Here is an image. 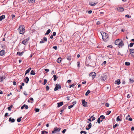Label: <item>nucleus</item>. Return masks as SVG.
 Returning a JSON list of instances; mask_svg holds the SVG:
<instances>
[{
  "instance_id": "1",
  "label": "nucleus",
  "mask_w": 134,
  "mask_h": 134,
  "mask_svg": "<svg viewBox=\"0 0 134 134\" xmlns=\"http://www.w3.org/2000/svg\"><path fill=\"white\" fill-rule=\"evenodd\" d=\"M114 43L115 45H118L119 48H121L122 46H123L124 45L123 41L120 39L116 40L115 41Z\"/></svg>"
},
{
  "instance_id": "2",
  "label": "nucleus",
  "mask_w": 134,
  "mask_h": 134,
  "mask_svg": "<svg viewBox=\"0 0 134 134\" xmlns=\"http://www.w3.org/2000/svg\"><path fill=\"white\" fill-rule=\"evenodd\" d=\"M101 34L102 35V39L104 42H107L108 41L109 36L105 32H102Z\"/></svg>"
},
{
  "instance_id": "3",
  "label": "nucleus",
  "mask_w": 134,
  "mask_h": 134,
  "mask_svg": "<svg viewBox=\"0 0 134 134\" xmlns=\"http://www.w3.org/2000/svg\"><path fill=\"white\" fill-rule=\"evenodd\" d=\"M25 27L24 25H20L18 28V31L20 34H23L25 32Z\"/></svg>"
},
{
  "instance_id": "4",
  "label": "nucleus",
  "mask_w": 134,
  "mask_h": 134,
  "mask_svg": "<svg viewBox=\"0 0 134 134\" xmlns=\"http://www.w3.org/2000/svg\"><path fill=\"white\" fill-rule=\"evenodd\" d=\"M107 78V76L105 74H103L101 77V79L103 81L105 80Z\"/></svg>"
},
{
  "instance_id": "5",
  "label": "nucleus",
  "mask_w": 134,
  "mask_h": 134,
  "mask_svg": "<svg viewBox=\"0 0 134 134\" xmlns=\"http://www.w3.org/2000/svg\"><path fill=\"white\" fill-rule=\"evenodd\" d=\"M96 74L95 72H93L89 74V76H91L92 77V80H93L95 77L96 76Z\"/></svg>"
},
{
  "instance_id": "6",
  "label": "nucleus",
  "mask_w": 134,
  "mask_h": 134,
  "mask_svg": "<svg viewBox=\"0 0 134 134\" xmlns=\"http://www.w3.org/2000/svg\"><path fill=\"white\" fill-rule=\"evenodd\" d=\"M61 130V129L60 128H58L57 127H56L54 128L53 130L52 131V133H55L56 132H59Z\"/></svg>"
},
{
  "instance_id": "7",
  "label": "nucleus",
  "mask_w": 134,
  "mask_h": 134,
  "mask_svg": "<svg viewBox=\"0 0 134 134\" xmlns=\"http://www.w3.org/2000/svg\"><path fill=\"white\" fill-rule=\"evenodd\" d=\"M129 51L131 56L134 58V49H129Z\"/></svg>"
},
{
  "instance_id": "8",
  "label": "nucleus",
  "mask_w": 134,
  "mask_h": 134,
  "mask_svg": "<svg viewBox=\"0 0 134 134\" xmlns=\"http://www.w3.org/2000/svg\"><path fill=\"white\" fill-rule=\"evenodd\" d=\"M82 101L83 105L84 107H87V102H86L85 99H82Z\"/></svg>"
},
{
  "instance_id": "9",
  "label": "nucleus",
  "mask_w": 134,
  "mask_h": 134,
  "mask_svg": "<svg viewBox=\"0 0 134 134\" xmlns=\"http://www.w3.org/2000/svg\"><path fill=\"white\" fill-rule=\"evenodd\" d=\"M30 39V38L28 37L25 39H24L22 42V43L24 45H26V43Z\"/></svg>"
},
{
  "instance_id": "10",
  "label": "nucleus",
  "mask_w": 134,
  "mask_h": 134,
  "mask_svg": "<svg viewBox=\"0 0 134 134\" xmlns=\"http://www.w3.org/2000/svg\"><path fill=\"white\" fill-rule=\"evenodd\" d=\"M124 9V8L122 7H118L117 8V10L119 12H122L123 11Z\"/></svg>"
},
{
  "instance_id": "11",
  "label": "nucleus",
  "mask_w": 134,
  "mask_h": 134,
  "mask_svg": "<svg viewBox=\"0 0 134 134\" xmlns=\"http://www.w3.org/2000/svg\"><path fill=\"white\" fill-rule=\"evenodd\" d=\"M29 80V79L28 77H26L24 80V82H25L26 83H28Z\"/></svg>"
},
{
  "instance_id": "12",
  "label": "nucleus",
  "mask_w": 134,
  "mask_h": 134,
  "mask_svg": "<svg viewBox=\"0 0 134 134\" xmlns=\"http://www.w3.org/2000/svg\"><path fill=\"white\" fill-rule=\"evenodd\" d=\"M63 104V102H60L57 103V107H59L60 106H62Z\"/></svg>"
},
{
  "instance_id": "13",
  "label": "nucleus",
  "mask_w": 134,
  "mask_h": 134,
  "mask_svg": "<svg viewBox=\"0 0 134 134\" xmlns=\"http://www.w3.org/2000/svg\"><path fill=\"white\" fill-rule=\"evenodd\" d=\"M128 117H130V116L129 115H128L127 116L126 118V119L127 120L130 121H132V119L131 118H128Z\"/></svg>"
},
{
  "instance_id": "14",
  "label": "nucleus",
  "mask_w": 134,
  "mask_h": 134,
  "mask_svg": "<svg viewBox=\"0 0 134 134\" xmlns=\"http://www.w3.org/2000/svg\"><path fill=\"white\" fill-rule=\"evenodd\" d=\"M55 88H54V90L55 91H56L59 89V84H56L55 85Z\"/></svg>"
},
{
  "instance_id": "15",
  "label": "nucleus",
  "mask_w": 134,
  "mask_h": 134,
  "mask_svg": "<svg viewBox=\"0 0 134 134\" xmlns=\"http://www.w3.org/2000/svg\"><path fill=\"white\" fill-rule=\"evenodd\" d=\"M9 121L12 123H13L15 121V120L14 119H12L11 117H10L9 118Z\"/></svg>"
},
{
  "instance_id": "16",
  "label": "nucleus",
  "mask_w": 134,
  "mask_h": 134,
  "mask_svg": "<svg viewBox=\"0 0 134 134\" xmlns=\"http://www.w3.org/2000/svg\"><path fill=\"white\" fill-rule=\"evenodd\" d=\"M120 81L119 79H118L115 82V84H117L118 85H119L120 84Z\"/></svg>"
},
{
  "instance_id": "17",
  "label": "nucleus",
  "mask_w": 134,
  "mask_h": 134,
  "mask_svg": "<svg viewBox=\"0 0 134 134\" xmlns=\"http://www.w3.org/2000/svg\"><path fill=\"white\" fill-rule=\"evenodd\" d=\"M31 68H29L25 71V76L27 74H28L29 73L30 71L31 70Z\"/></svg>"
},
{
  "instance_id": "18",
  "label": "nucleus",
  "mask_w": 134,
  "mask_h": 134,
  "mask_svg": "<svg viewBox=\"0 0 134 134\" xmlns=\"http://www.w3.org/2000/svg\"><path fill=\"white\" fill-rule=\"evenodd\" d=\"M5 51L2 50L0 51V55L1 56L3 55L4 54Z\"/></svg>"
},
{
  "instance_id": "19",
  "label": "nucleus",
  "mask_w": 134,
  "mask_h": 134,
  "mask_svg": "<svg viewBox=\"0 0 134 134\" xmlns=\"http://www.w3.org/2000/svg\"><path fill=\"white\" fill-rule=\"evenodd\" d=\"M89 4L92 6H94L96 4V3L92 2H90L89 3Z\"/></svg>"
},
{
  "instance_id": "20",
  "label": "nucleus",
  "mask_w": 134,
  "mask_h": 134,
  "mask_svg": "<svg viewBox=\"0 0 134 134\" xmlns=\"http://www.w3.org/2000/svg\"><path fill=\"white\" fill-rule=\"evenodd\" d=\"M5 18V15H3L2 16H0V21H2L3 19H4Z\"/></svg>"
},
{
  "instance_id": "21",
  "label": "nucleus",
  "mask_w": 134,
  "mask_h": 134,
  "mask_svg": "<svg viewBox=\"0 0 134 134\" xmlns=\"http://www.w3.org/2000/svg\"><path fill=\"white\" fill-rule=\"evenodd\" d=\"M5 78H6V77H5V76H2L0 78V82H2L3 81L4 79H5Z\"/></svg>"
},
{
  "instance_id": "22",
  "label": "nucleus",
  "mask_w": 134,
  "mask_h": 134,
  "mask_svg": "<svg viewBox=\"0 0 134 134\" xmlns=\"http://www.w3.org/2000/svg\"><path fill=\"white\" fill-rule=\"evenodd\" d=\"M53 80L54 81H55L57 80V79L58 78V77L55 75H54L53 76Z\"/></svg>"
},
{
  "instance_id": "23",
  "label": "nucleus",
  "mask_w": 134,
  "mask_h": 134,
  "mask_svg": "<svg viewBox=\"0 0 134 134\" xmlns=\"http://www.w3.org/2000/svg\"><path fill=\"white\" fill-rule=\"evenodd\" d=\"M61 57H59L57 59V62H58V63H60L61 62Z\"/></svg>"
},
{
  "instance_id": "24",
  "label": "nucleus",
  "mask_w": 134,
  "mask_h": 134,
  "mask_svg": "<svg viewBox=\"0 0 134 134\" xmlns=\"http://www.w3.org/2000/svg\"><path fill=\"white\" fill-rule=\"evenodd\" d=\"M51 31V30L50 29H48L47 31V32H46V33L45 34V35H47L49 34V33Z\"/></svg>"
},
{
  "instance_id": "25",
  "label": "nucleus",
  "mask_w": 134,
  "mask_h": 134,
  "mask_svg": "<svg viewBox=\"0 0 134 134\" xmlns=\"http://www.w3.org/2000/svg\"><path fill=\"white\" fill-rule=\"evenodd\" d=\"M67 105H65L63 106L62 108V109L64 111L65 109L66 108Z\"/></svg>"
},
{
  "instance_id": "26",
  "label": "nucleus",
  "mask_w": 134,
  "mask_h": 134,
  "mask_svg": "<svg viewBox=\"0 0 134 134\" xmlns=\"http://www.w3.org/2000/svg\"><path fill=\"white\" fill-rule=\"evenodd\" d=\"M125 65L129 66L130 65V63L129 62H126L125 63Z\"/></svg>"
},
{
  "instance_id": "27",
  "label": "nucleus",
  "mask_w": 134,
  "mask_h": 134,
  "mask_svg": "<svg viewBox=\"0 0 134 134\" xmlns=\"http://www.w3.org/2000/svg\"><path fill=\"white\" fill-rule=\"evenodd\" d=\"M22 118L21 116H20L19 118L17 119V121L18 122H19L21 121V118Z\"/></svg>"
},
{
  "instance_id": "28",
  "label": "nucleus",
  "mask_w": 134,
  "mask_h": 134,
  "mask_svg": "<svg viewBox=\"0 0 134 134\" xmlns=\"http://www.w3.org/2000/svg\"><path fill=\"white\" fill-rule=\"evenodd\" d=\"M13 107V105H12L8 107L7 109L9 111H10L11 110V108H12Z\"/></svg>"
},
{
  "instance_id": "29",
  "label": "nucleus",
  "mask_w": 134,
  "mask_h": 134,
  "mask_svg": "<svg viewBox=\"0 0 134 134\" xmlns=\"http://www.w3.org/2000/svg\"><path fill=\"white\" fill-rule=\"evenodd\" d=\"M90 91L89 90H88L86 93L85 94V95L87 96L88 94L90 93Z\"/></svg>"
},
{
  "instance_id": "30",
  "label": "nucleus",
  "mask_w": 134,
  "mask_h": 134,
  "mask_svg": "<svg viewBox=\"0 0 134 134\" xmlns=\"http://www.w3.org/2000/svg\"><path fill=\"white\" fill-rule=\"evenodd\" d=\"M122 120L120 119V116H117L116 118V121H121Z\"/></svg>"
},
{
  "instance_id": "31",
  "label": "nucleus",
  "mask_w": 134,
  "mask_h": 134,
  "mask_svg": "<svg viewBox=\"0 0 134 134\" xmlns=\"http://www.w3.org/2000/svg\"><path fill=\"white\" fill-rule=\"evenodd\" d=\"M66 58L68 60L70 61L71 60V56H69L67 57Z\"/></svg>"
},
{
  "instance_id": "32",
  "label": "nucleus",
  "mask_w": 134,
  "mask_h": 134,
  "mask_svg": "<svg viewBox=\"0 0 134 134\" xmlns=\"http://www.w3.org/2000/svg\"><path fill=\"white\" fill-rule=\"evenodd\" d=\"M35 73L33 70H32L30 72V75H34L35 74Z\"/></svg>"
},
{
  "instance_id": "33",
  "label": "nucleus",
  "mask_w": 134,
  "mask_h": 134,
  "mask_svg": "<svg viewBox=\"0 0 134 134\" xmlns=\"http://www.w3.org/2000/svg\"><path fill=\"white\" fill-rule=\"evenodd\" d=\"M81 134H86L87 132L86 131H81L80 132Z\"/></svg>"
},
{
  "instance_id": "34",
  "label": "nucleus",
  "mask_w": 134,
  "mask_h": 134,
  "mask_svg": "<svg viewBox=\"0 0 134 134\" xmlns=\"http://www.w3.org/2000/svg\"><path fill=\"white\" fill-rule=\"evenodd\" d=\"M129 80L130 82L133 83L134 82V78H133L132 79L130 78L129 79Z\"/></svg>"
},
{
  "instance_id": "35",
  "label": "nucleus",
  "mask_w": 134,
  "mask_h": 134,
  "mask_svg": "<svg viewBox=\"0 0 134 134\" xmlns=\"http://www.w3.org/2000/svg\"><path fill=\"white\" fill-rule=\"evenodd\" d=\"M47 80L46 79H44V82L42 83V84L44 85L47 82Z\"/></svg>"
},
{
  "instance_id": "36",
  "label": "nucleus",
  "mask_w": 134,
  "mask_h": 134,
  "mask_svg": "<svg viewBox=\"0 0 134 134\" xmlns=\"http://www.w3.org/2000/svg\"><path fill=\"white\" fill-rule=\"evenodd\" d=\"M35 0H28V2L29 3H34Z\"/></svg>"
},
{
  "instance_id": "37",
  "label": "nucleus",
  "mask_w": 134,
  "mask_h": 134,
  "mask_svg": "<svg viewBox=\"0 0 134 134\" xmlns=\"http://www.w3.org/2000/svg\"><path fill=\"white\" fill-rule=\"evenodd\" d=\"M100 118L102 119H104L105 118V117L104 115H101L100 116Z\"/></svg>"
},
{
  "instance_id": "38",
  "label": "nucleus",
  "mask_w": 134,
  "mask_h": 134,
  "mask_svg": "<svg viewBox=\"0 0 134 134\" xmlns=\"http://www.w3.org/2000/svg\"><path fill=\"white\" fill-rule=\"evenodd\" d=\"M17 54L18 55H19L20 56H21L23 55L22 53L21 52H17Z\"/></svg>"
},
{
  "instance_id": "39",
  "label": "nucleus",
  "mask_w": 134,
  "mask_h": 134,
  "mask_svg": "<svg viewBox=\"0 0 134 134\" xmlns=\"http://www.w3.org/2000/svg\"><path fill=\"white\" fill-rule=\"evenodd\" d=\"M74 106V104H73L72 105H70V106H69L68 107V108L69 109H70L72 107H73Z\"/></svg>"
},
{
  "instance_id": "40",
  "label": "nucleus",
  "mask_w": 134,
  "mask_h": 134,
  "mask_svg": "<svg viewBox=\"0 0 134 134\" xmlns=\"http://www.w3.org/2000/svg\"><path fill=\"white\" fill-rule=\"evenodd\" d=\"M134 44V43H131L130 44L129 46L130 47H133V45Z\"/></svg>"
},
{
  "instance_id": "41",
  "label": "nucleus",
  "mask_w": 134,
  "mask_h": 134,
  "mask_svg": "<svg viewBox=\"0 0 134 134\" xmlns=\"http://www.w3.org/2000/svg\"><path fill=\"white\" fill-rule=\"evenodd\" d=\"M111 113V111L109 110H108L107 111L106 114L107 115H109Z\"/></svg>"
},
{
  "instance_id": "42",
  "label": "nucleus",
  "mask_w": 134,
  "mask_h": 134,
  "mask_svg": "<svg viewBox=\"0 0 134 134\" xmlns=\"http://www.w3.org/2000/svg\"><path fill=\"white\" fill-rule=\"evenodd\" d=\"M77 67L78 68H80V62L79 61H78L77 63Z\"/></svg>"
},
{
  "instance_id": "43",
  "label": "nucleus",
  "mask_w": 134,
  "mask_h": 134,
  "mask_svg": "<svg viewBox=\"0 0 134 134\" xmlns=\"http://www.w3.org/2000/svg\"><path fill=\"white\" fill-rule=\"evenodd\" d=\"M35 111L36 112H38L40 110V109L38 108H36L35 110Z\"/></svg>"
},
{
  "instance_id": "44",
  "label": "nucleus",
  "mask_w": 134,
  "mask_h": 134,
  "mask_svg": "<svg viewBox=\"0 0 134 134\" xmlns=\"http://www.w3.org/2000/svg\"><path fill=\"white\" fill-rule=\"evenodd\" d=\"M43 40L44 42H47V39L46 37H44L43 38Z\"/></svg>"
},
{
  "instance_id": "45",
  "label": "nucleus",
  "mask_w": 134,
  "mask_h": 134,
  "mask_svg": "<svg viewBox=\"0 0 134 134\" xmlns=\"http://www.w3.org/2000/svg\"><path fill=\"white\" fill-rule=\"evenodd\" d=\"M125 17H126V18H131V15H129L128 14H127V15H125Z\"/></svg>"
},
{
  "instance_id": "46",
  "label": "nucleus",
  "mask_w": 134,
  "mask_h": 134,
  "mask_svg": "<svg viewBox=\"0 0 134 134\" xmlns=\"http://www.w3.org/2000/svg\"><path fill=\"white\" fill-rule=\"evenodd\" d=\"M75 86V85L74 84H73L71 85H70L69 86V88H71V87H72L73 88Z\"/></svg>"
},
{
  "instance_id": "47",
  "label": "nucleus",
  "mask_w": 134,
  "mask_h": 134,
  "mask_svg": "<svg viewBox=\"0 0 134 134\" xmlns=\"http://www.w3.org/2000/svg\"><path fill=\"white\" fill-rule=\"evenodd\" d=\"M97 122L98 124H99L100 123V117L98 118L97 120Z\"/></svg>"
},
{
  "instance_id": "48",
  "label": "nucleus",
  "mask_w": 134,
  "mask_h": 134,
  "mask_svg": "<svg viewBox=\"0 0 134 134\" xmlns=\"http://www.w3.org/2000/svg\"><path fill=\"white\" fill-rule=\"evenodd\" d=\"M46 90L47 91H48L49 90V87L48 86H46Z\"/></svg>"
},
{
  "instance_id": "49",
  "label": "nucleus",
  "mask_w": 134,
  "mask_h": 134,
  "mask_svg": "<svg viewBox=\"0 0 134 134\" xmlns=\"http://www.w3.org/2000/svg\"><path fill=\"white\" fill-rule=\"evenodd\" d=\"M24 107L26 109H27L28 108V107L27 105H26L25 104H24Z\"/></svg>"
},
{
  "instance_id": "50",
  "label": "nucleus",
  "mask_w": 134,
  "mask_h": 134,
  "mask_svg": "<svg viewBox=\"0 0 134 134\" xmlns=\"http://www.w3.org/2000/svg\"><path fill=\"white\" fill-rule=\"evenodd\" d=\"M118 124H115V125L113 126V129H114L115 127L118 126Z\"/></svg>"
},
{
  "instance_id": "51",
  "label": "nucleus",
  "mask_w": 134,
  "mask_h": 134,
  "mask_svg": "<svg viewBox=\"0 0 134 134\" xmlns=\"http://www.w3.org/2000/svg\"><path fill=\"white\" fill-rule=\"evenodd\" d=\"M92 126V124H91V123H90L88 124V127L90 128H91Z\"/></svg>"
},
{
  "instance_id": "52",
  "label": "nucleus",
  "mask_w": 134,
  "mask_h": 134,
  "mask_svg": "<svg viewBox=\"0 0 134 134\" xmlns=\"http://www.w3.org/2000/svg\"><path fill=\"white\" fill-rule=\"evenodd\" d=\"M105 105L107 107H108L109 106V104L108 103H105Z\"/></svg>"
},
{
  "instance_id": "53",
  "label": "nucleus",
  "mask_w": 134,
  "mask_h": 134,
  "mask_svg": "<svg viewBox=\"0 0 134 134\" xmlns=\"http://www.w3.org/2000/svg\"><path fill=\"white\" fill-rule=\"evenodd\" d=\"M53 48L55 49V50H56L57 49V46H54L53 47Z\"/></svg>"
},
{
  "instance_id": "54",
  "label": "nucleus",
  "mask_w": 134,
  "mask_h": 134,
  "mask_svg": "<svg viewBox=\"0 0 134 134\" xmlns=\"http://www.w3.org/2000/svg\"><path fill=\"white\" fill-rule=\"evenodd\" d=\"M66 129H64L62 131L63 133H64L66 131Z\"/></svg>"
},
{
  "instance_id": "55",
  "label": "nucleus",
  "mask_w": 134,
  "mask_h": 134,
  "mask_svg": "<svg viewBox=\"0 0 134 134\" xmlns=\"http://www.w3.org/2000/svg\"><path fill=\"white\" fill-rule=\"evenodd\" d=\"M88 13L89 14H91L92 13V11L91 10H90L89 11H88Z\"/></svg>"
},
{
  "instance_id": "56",
  "label": "nucleus",
  "mask_w": 134,
  "mask_h": 134,
  "mask_svg": "<svg viewBox=\"0 0 134 134\" xmlns=\"http://www.w3.org/2000/svg\"><path fill=\"white\" fill-rule=\"evenodd\" d=\"M44 42V41H43V40L42 39H41V41L40 42V43H43Z\"/></svg>"
},
{
  "instance_id": "57",
  "label": "nucleus",
  "mask_w": 134,
  "mask_h": 134,
  "mask_svg": "<svg viewBox=\"0 0 134 134\" xmlns=\"http://www.w3.org/2000/svg\"><path fill=\"white\" fill-rule=\"evenodd\" d=\"M56 32H53V36H56Z\"/></svg>"
},
{
  "instance_id": "58",
  "label": "nucleus",
  "mask_w": 134,
  "mask_h": 134,
  "mask_svg": "<svg viewBox=\"0 0 134 134\" xmlns=\"http://www.w3.org/2000/svg\"><path fill=\"white\" fill-rule=\"evenodd\" d=\"M107 47L108 48L109 47L110 48H113V47L111 45H110L108 46H107Z\"/></svg>"
},
{
  "instance_id": "59",
  "label": "nucleus",
  "mask_w": 134,
  "mask_h": 134,
  "mask_svg": "<svg viewBox=\"0 0 134 134\" xmlns=\"http://www.w3.org/2000/svg\"><path fill=\"white\" fill-rule=\"evenodd\" d=\"M13 84L14 85H16V82L15 81H13Z\"/></svg>"
},
{
  "instance_id": "60",
  "label": "nucleus",
  "mask_w": 134,
  "mask_h": 134,
  "mask_svg": "<svg viewBox=\"0 0 134 134\" xmlns=\"http://www.w3.org/2000/svg\"><path fill=\"white\" fill-rule=\"evenodd\" d=\"M23 93L24 94L25 96H27V93L25 91Z\"/></svg>"
},
{
  "instance_id": "61",
  "label": "nucleus",
  "mask_w": 134,
  "mask_h": 134,
  "mask_svg": "<svg viewBox=\"0 0 134 134\" xmlns=\"http://www.w3.org/2000/svg\"><path fill=\"white\" fill-rule=\"evenodd\" d=\"M11 16L12 17V19H13L15 17V15H14V14H12L11 15Z\"/></svg>"
},
{
  "instance_id": "62",
  "label": "nucleus",
  "mask_w": 134,
  "mask_h": 134,
  "mask_svg": "<svg viewBox=\"0 0 134 134\" xmlns=\"http://www.w3.org/2000/svg\"><path fill=\"white\" fill-rule=\"evenodd\" d=\"M44 70L45 71H46L47 72H48L49 71V69H44Z\"/></svg>"
},
{
  "instance_id": "63",
  "label": "nucleus",
  "mask_w": 134,
  "mask_h": 134,
  "mask_svg": "<svg viewBox=\"0 0 134 134\" xmlns=\"http://www.w3.org/2000/svg\"><path fill=\"white\" fill-rule=\"evenodd\" d=\"M88 59L90 60H91V55H89L88 57Z\"/></svg>"
},
{
  "instance_id": "64",
  "label": "nucleus",
  "mask_w": 134,
  "mask_h": 134,
  "mask_svg": "<svg viewBox=\"0 0 134 134\" xmlns=\"http://www.w3.org/2000/svg\"><path fill=\"white\" fill-rule=\"evenodd\" d=\"M63 40V38L61 37L60 38V43H61V42H62Z\"/></svg>"
}]
</instances>
